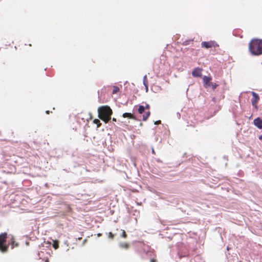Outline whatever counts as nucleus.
<instances>
[{
  "instance_id": "1",
  "label": "nucleus",
  "mask_w": 262,
  "mask_h": 262,
  "mask_svg": "<svg viewBox=\"0 0 262 262\" xmlns=\"http://www.w3.org/2000/svg\"><path fill=\"white\" fill-rule=\"evenodd\" d=\"M9 245L11 249L18 247L19 244L15 242L13 235H8L6 232L0 234V252L6 253L8 251Z\"/></svg>"
},
{
  "instance_id": "2",
  "label": "nucleus",
  "mask_w": 262,
  "mask_h": 262,
  "mask_svg": "<svg viewBox=\"0 0 262 262\" xmlns=\"http://www.w3.org/2000/svg\"><path fill=\"white\" fill-rule=\"evenodd\" d=\"M249 50L250 53L254 56L262 54V39H253L249 43Z\"/></svg>"
},
{
  "instance_id": "3",
  "label": "nucleus",
  "mask_w": 262,
  "mask_h": 262,
  "mask_svg": "<svg viewBox=\"0 0 262 262\" xmlns=\"http://www.w3.org/2000/svg\"><path fill=\"white\" fill-rule=\"evenodd\" d=\"M99 114V116L101 119H102L100 115H103L108 120L111 119V115L113 114V111L111 107L108 105L101 106L98 109Z\"/></svg>"
},
{
  "instance_id": "4",
  "label": "nucleus",
  "mask_w": 262,
  "mask_h": 262,
  "mask_svg": "<svg viewBox=\"0 0 262 262\" xmlns=\"http://www.w3.org/2000/svg\"><path fill=\"white\" fill-rule=\"evenodd\" d=\"M251 94L252 95V98L251 100V104L252 106L257 110L258 109V107L257 105V103L260 99L259 96L257 93L254 92H251Z\"/></svg>"
},
{
  "instance_id": "5",
  "label": "nucleus",
  "mask_w": 262,
  "mask_h": 262,
  "mask_svg": "<svg viewBox=\"0 0 262 262\" xmlns=\"http://www.w3.org/2000/svg\"><path fill=\"white\" fill-rule=\"evenodd\" d=\"M211 80L212 77L211 76H204L203 77V83L204 87L205 88L210 87V84L212 82L211 81Z\"/></svg>"
},
{
  "instance_id": "6",
  "label": "nucleus",
  "mask_w": 262,
  "mask_h": 262,
  "mask_svg": "<svg viewBox=\"0 0 262 262\" xmlns=\"http://www.w3.org/2000/svg\"><path fill=\"white\" fill-rule=\"evenodd\" d=\"M202 69L199 67L195 68L192 71V75L194 77H201L202 76Z\"/></svg>"
},
{
  "instance_id": "7",
  "label": "nucleus",
  "mask_w": 262,
  "mask_h": 262,
  "mask_svg": "<svg viewBox=\"0 0 262 262\" xmlns=\"http://www.w3.org/2000/svg\"><path fill=\"white\" fill-rule=\"evenodd\" d=\"M253 123L257 128L262 129V121L261 118L258 117L254 119Z\"/></svg>"
},
{
  "instance_id": "8",
  "label": "nucleus",
  "mask_w": 262,
  "mask_h": 262,
  "mask_svg": "<svg viewBox=\"0 0 262 262\" xmlns=\"http://www.w3.org/2000/svg\"><path fill=\"white\" fill-rule=\"evenodd\" d=\"M201 47L205 49H210L212 48L211 40L209 41H202L201 42Z\"/></svg>"
},
{
  "instance_id": "9",
  "label": "nucleus",
  "mask_w": 262,
  "mask_h": 262,
  "mask_svg": "<svg viewBox=\"0 0 262 262\" xmlns=\"http://www.w3.org/2000/svg\"><path fill=\"white\" fill-rule=\"evenodd\" d=\"M143 83L144 86L145 87L146 91L147 92L148 89V83L147 79V76L146 75H144V76L143 77Z\"/></svg>"
},
{
  "instance_id": "10",
  "label": "nucleus",
  "mask_w": 262,
  "mask_h": 262,
  "mask_svg": "<svg viewBox=\"0 0 262 262\" xmlns=\"http://www.w3.org/2000/svg\"><path fill=\"white\" fill-rule=\"evenodd\" d=\"M119 247L121 248H123V249L127 250L128 249L129 245L128 244H127L126 243H120Z\"/></svg>"
},
{
  "instance_id": "11",
  "label": "nucleus",
  "mask_w": 262,
  "mask_h": 262,
  "mask_svg": "<svg viewBox=\"0 0 262 262\" xmlns=\"http://www.w3.org/2000/svg\"><path fill=\"white\" fill-rule=\"evenodd\" d=\"M177 255L178 256V259H181L182 257H186L187 256V254L186 252L184 254L181 252L180 251H178L177 252Z\"/></svg>"
},
{
  "instance_id": "12",
  "label": "nucleus",
  "mask_w": 262,
  "mask_h": 262,
  "mask_svg": "<svg viewBox=\"0 0 262 262\" xmlns=\"http://www.w3.org/2000/svg\"><path fill=\"white\" fill-rule=\"evenodd\" d=\"M122 117L124 118H128L129 119L133 118V114L130 113H124L122 114Z\"/></svg>"
},
{
  "instance_id": "13",
  "label": "nucleus",
  "mask_w": 262,
  "mask_h": 262,
  "mask_svg": "<svg viewBox=\"0 0 262 262\" xmlns=\"http://www.w3.org/2000/svg\"><path fill=\"white\" fill-rule=\"evenodd\" d=\"M145 111V107H144V105H139L138 108V112L139 114H142L143 113H144Z\"/></svg>"
},
{
  "instance_id": "14",
  "label": "nucleus",
  "mask_w": 262,
  "mask_h": 262,
  "mask_svg": "<svg viewBox=\"0 0 262 262\" xmlns=\"http://www.w3.org/2000/svg\"><path fill=\"white\" fill-rule=\"evenodd\" d=\"M150 115V112L148 111L146 112H145V114L143 115V121H146L148 118H149V116Z\"/></svg>"
},
{
  "instance_id": "15",
  "label": "nucleus",
  "mask_w": 262,
  "mask_h": 262,
  "mask_svg": "<svg viewBox=\"0 0 262 262\" xmlns=\"http://www.w3.org/2000/svg\"><path fill=\"white\" fill-rule=\"evenodd\" d=\"M191 262H204L201 259V257L200 255H197L194 257V258L191 260Z\"/></svg>"
},
{
  "instance_id": "16",
  "label": "nucleus",
  "mask_w": 262,
  "mask_h": 262,
  "mask_svg": "<svg viewBox=\"0 0 262 262\" xmlns=\"http://www.w3.org/2000/svg\"><path fill=\"white\" fill-rule=\"evenodd\" d=\"M218 86L219 85L216 83L211 82L210 84V87H211L213 91H214Z\"/></svg>"
},
{
  "instance_id": "17",
  "label": "nucleus",
  "mask_w": 262,
  "mask_h": 262,
  "mask_svg": "<svg viewBox=\"0 0 262 262\" xmlns=\"http://www.w3.org/2000/svg\"><path fill=\"white\" fill-rule=\"evenodd\" d=\"M120 89L117 86H114V89L112 91V93L113 94H116L119 91Z\"/></svg>"
},
{
  "instance_id": "18",
  "label": "nucleus",
  "mask_w": 262,
  "mask_h": 262,
  "mask_svg": "<svg viewBox=\"0 0 262 262\" xmlns=\"http://www.w3.org/2000/svg\"><path fill=\"white\" fill-rule=\"evenodd\" d=\"M193 39H189V40H185L183 43H182V45L183 46H187L188 45H189L190 42H192L193 41Z\"/></svg>"
},
{
  "instance_id": "19",
  "label": "nucleus",
  "mask_w": 262,
  "mask_h": 262,
  "mask_svg": "<svg viewBox=\"0 0 262 262\" xmlns=\"http://www.w3.org/2000/svg\"><path fill=\"white\" fill-rule=\"evenodd\" d=\"M211 44H212V48L214 47H217L219 46V45L217 43V42L214 40H211Z\"/></svg>"
},
{
  "instance_id": "20",
  "label": "nucleus",
  "mask_w": 262,
  "mask_h": 262,
  "mask_svg": "<svg viewBox=\"0 0 262 262\" xmlns=\"http://www.w3.org/2000/svg\"><path fill=\"white\" fill-rule=\"evenodd\" d=\"M53 246L55 249H57L59 247L58 242H57L56 241H55L53 244Z\"/></svg>"
},
{
  "instance_id": "21",
  "label": "nucleus",
  "mask_w": 262,
  "mask_h": 262,
  "mask_svg": "<svg viewBox=\"0 0 262 262\" xmlns=\"http://www.w3.org/2000/svg\"><path fill=\"white\" fill-rule=\"evenodd\" d=\"M121 236L123 238L126 237L127 234L124 230H122V234H121Z\"/></svg>"
},
{
  "instance_id": "22",
  "label": "nucleus",
  "mask_w": 262,
  "mask_h": 262,
  "mask_svg": "<svg viewBox=\"0 0 262 262\" xmlns=\"http://www.w3.org/2000/svg\"><path fill=\"white\" fill-rule=\"evenodd\" d=\"M108 238L113 239L114 237V234H113L111 232L108 233Z\"/></svg>"
},
{
  "instance_id": "23",
  "label": "nucleus",
  "mask_w": 262,
  "mask_h": 262,
  "mask_svg": "<svg viewBox=\"0 0 262 262\" xmlns=\"http://www.w3.org/2000/svg\"><path fill=\"white\" fill-rule=\"evenodd\" d=\"M145 109L149 110L150 108V105L148 104L145 103V106H144Z\"/></svg>"
},
{
  "instance_id": "24",
  "label": "nucleus",
  "mask_w": 262,
  "mask_h": 262,
  "mask_svg": "<svg viewBox=\"0 0 262 262\" xmlns=\"http://www.w3.org/2000/svg\"><path fill=\"white\" fill-rule=\"evenodd\" d=\"M161 123V120H158V121H156L154 122V124L155 125H158L159 124H160Z\"/></svg>"
},
{
  "instance_id": "25",
  "label": "nucleus",
  "mask_w": 262,
  "mask_h": 262,
  "mask_svg": "<svg viewBox=\"0 0 262 262\" xmlns=\"http://www.w3.org/2000/svg\"><path fill=\"white\" fill-rule=\"evenodd\" d=\"M98 122H99V120L98 119H95L94 120V123L97 124Z\"/></svg>"
},
{
  "instance_id": "26",
  "label": "nucleus",
  "mask_w": 262,
  "mask_h": 262,
  "mask_svg": "<svg viewBox=\"0 0 262 262\" xmlns=\"http://www.w3.org/2000/svg\"><path fill=\"white\" fill-rule=\"evenodd\" d=\"M156 160L158 163H162V161L160 159H157Z\"/></svg>"
},
{
  "instance_id": "27",
  "label": "nucleus",
  "mask_w": 262,
  "mask_h": 262,
  "mask_svg": "<svg viewBox=\"0 0 262 262\" xmlns=\"http://www.w3.org/2000/svg\"><path fill=\"white\" fill-rule=\"evenodd\" d=\"M151 152L152 154H155V151L152 147L151 148Z\"/></svg>"
},
{
  "instance_id": "28",
  "label": "nucleus",
  "mask_w": 262,
  "mask_h": 262,
  "mask_svg": "<svg viewBox=\"0 0 262 262\" xmlns=\"http://www.w3.org/2000/svg\"><path fill=\"white\" fill-rule=\"evenodd\" d=\"M150 262H156V260L155 259H151Z\"/></svg>"
},
{
  "instance_id": "29",
  "label": "nucleus",
  "mask_w": 262,
  "mask_h": 262,
  "mask_svg": "<svg viewBox=\"0 0 262 262\" xmlns=\"http://www.w3.org/2000/svg\"><path fill=\"white\" fill-rule=\"evenodd\" d=\"M166 241H170L171 239V238H170L169 237H167V238H166Z\"/></svg>"
},
{
  "instance_id": "30",
  "label": "nucleus",
  "mask_w": 262,
  "mask_h": 262,
  "mask_svg": "<svg viewBox=\"0 0 262 262\" xmlns=\"http://www.w3.org/2000/svg\"><path fill=\"white\" fill-rule=\"evenodd\" d=\"M177 114L178 117L179 118H180V114L179 113H177Z\"/></svg>"
},
{
  "instance_id": "31",
  "label": "nucleus",
  "mask_w": 262,
  "mask_h": 262,
  "mask_svg": "<svg viewBox=\"0 0 262 262\" xmlns=\"http://www.w3.org/2000/svg\"><path fill=\"white\" fill-rule=\"evenodd\" d=\"M112 120H113V121H116V118H113L112 119Z\"/></svg>"
},
{
  "instance_id": "32",
  "label": "nucleus",
  "mask_w": 262,
  "mask_h": 262,
  "mask_svg": "<svg viewBox=\"0 0 262 262\" xmlns=\"http://www.w3.org/2000/svg\"><path fill=\"white\" fill-rule=\"evenodd\" d=\"M64 244L68 245V241H64Z\"/></svg>"
},
{
  "instance_id": "33",
  "label": "nucleus",
  "mask_w": 262,
  "mask_h": 262,
  "mask_svg": "<svg viewBox=\"0 0 262 262\" xmlns=\"http://www.w3.org/2000/svg\"><path fill=\"white\" fill-rule=\"evenodd\" d=\"M86 242V239H85L83 241V244H85Z\"/></svg>"
},
{
  "instance_id": "34",
  "label": "nucleus",
  "mask_w": 262,
  "mask_h": 262,
  "mask_svg": "<svg viewBox=\"0 0 262 262\" xmlns=\"http://www.w3.org/2000/svg\"><path fill=\"white\" fill-rule=\"evenodd\" d=\"M46 114H49V113H50V111H46Z\"/></svg>"
},
{
  "instance_id": "35",
  "label": "nucleus",
  "mask_w": 262,
  "mask_h": 262,
  "mask_svg": "<svg viewBox=\"0 0 262 262\" xmlns=\"http://www.w3.org/2000/svg\"><path fill=\"white\" fill-rule=\"evenodd\" d=\"M101 235H102L101 233H98L97 234L98 236H100Z\"/></svg>"
},
{
  "instance_id": "36",
  "label": "nucleus",
  "mask_w": 262,
  "mask_h": 262,
  "mask_svg": "<svg viewBox=\"0 0 262 262\" xmlns=\"http://www.w3.org/2000/svg\"><path fill=\"white\" fill-rule=\"evenodd\" d=\"M171 247H172V245H168L169 248H171Z\"/></svg>"
},
{
  "instance_id": "37",
  "label": "nucleus",
  "mask_w": 262,
  "mask_h": 262,
  "mask_svg": "<svg viewBox=\"0 0 262 262\" xmlns=\"http://www.w3.org/2000/svg\"><path fill=\"white\" fill-rule=\"evenodd\" d=\"M99 127V124H97V127Z\"/></svg>"
},
{
  "instance_id": "38",
  "label": "nucleus",
  "mask_w": 262,
  "mask_h": 262,
  "mask_svg": "<svg viewBox=\"0 0 262 262\" xmlns=\"http://www.w3.org/2000/svg\"><path fill=\"white\" fill-rule=\"evenodd\" d=\"M227 249L229 250V247H227Z\"/></svg>"
}]
</instances>
